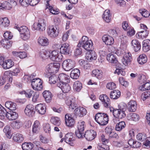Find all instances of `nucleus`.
Wrapping results in <instances>:
<instances>
[{"label": "nucleus", "instance_id": "1", "mask_svg": "<svg viewBox=\"0 0 150 150\" xmlns=\"http://www.w3.org/2000/svg\"><path fill=\"white\" fill-rule=\"evenodd\" d=\"M93 43L91 40H88V37L83 36L81 39V41H80L79 43L78 47H82L85 50L88 51L93 49Z\"/></svg>", "mask_w": 150, "mask_h": 150}, {"label": "nucleus", "instance_id": "2", "mask_svg": "<svg viewBox=\"0 0 150 150\" xmlns=\"http://www.w3.org/2000/svg\"><path fill=\"white\" fill-rule=\"evenodd\" d=\"M96 121L101 125H107L108 121V116L106 114L98 113L96 114L95 118Z\"/></svg>", "mask_w": 150, "mask_h": 150}, {"label": "nucleus", "instance_id": "3", "mask_svg": "<svg viewBox=\"0 0 150 150\" xmlns=\"http://www.w3.org/2000/svg\"><path fill=\"white\" fill-rule=\"evenodd\" d=\"M59 51L53 50L51 54V56L49 58L51 60L52 62L48 65V66H50L53 64V66H59V63L58 62L62 59L61 54L59 53Z\"/></svg>", "mask_w": 150, "mask_h": 150}, {"label": "nucleus", "instance_id": "4", "mask_svg": "<svg viewBox=\"0 0 150 150\" xmlns=\"http://www.w3.org/2000/svg\"><path fill=\"white\" fill-rule=\"evenodd\" d=\"M77 129L75 132V134L79 138H83L84 135V130L86 127L85 122L83 121H79L77 125Z\"/></svg>", "mask_w": 150, "mask_h": 150}, {"label": "nucleus", "instance_id": "5", "mask_svg": "<svg viewBox=\"0 0 150 150\" xmlns=\"http://www.w3.org/2000/svg\"><path fill=\"white\" fill-rule=\"evenodd\" d=\"M20 33L21 38L24 40L28 39L30 37L29 30L26 26H22L20 27H16Z\"/></svg>", "mask_w": 150, "mask_h": 150}, {"label": "nucleus", "instance_id": "6", "mask_svg": "<svg viewBox=\"0 0 150 150\" xmlns=\"http://www.w3.org/2000/svg\"><path fill=\"white\" fill-rule=\"evenodd\" d=\"M101 140L103 143L100 142L98 144L97 146L98 149L99 150H108V146L105 144L108 143V140L105 138V136L103 134L101 136Z\"/></svg>", "mask_w": 150, "mask_h": 150}, {"label": "nucleus", "instance_id": "7", "mask_svg": "<svg viewBox=\"0 0 150 150\" xmlns=\"http://www.w3.org/2000/svg\"><path fill=\"white\" fill-rule=\"evenodd\" d=\"M47 33L50 37L55 38L58 36L59 31L56 26L51 25L49 26L47 30Z\"/></svg>", "mask_w": 150, "mask_h": 150}, {"label": "nucleus", "instance_id": "8", "mask_svg": "<svg viewBox=\"0 0 150 150\" xmlns=\"http://www.w3.org/2000/svg\"><path fill=\"white\" fill-rule=\"evenodd\" d=\"M58 82L57 83L61 84L68 83L69 82L70 77L64 73L59 74L58 76Z\"/></svg>", "mask_w": 150, "mask_h": 150}, {"label": "nucleus", "instance_id": "9", "mask_svg": "<svg viewBox=\"0 0 150 150\" xmlns=\"http://www.w3.org/2000/svg\"><path fill=\"white\" fill-rule=\"evenodd\" d=\"M64 141L71 146H74L75 144V138L73 137L71 133L67 134L64 139Z\"/></svg>", "mask_w": 150, "mask_h": 150}, {"label": "nucleus", "instance_id": "10", "mask_svg": "<svg viewBox=\"0 0 150 150\" xmlns=\"http://www.w3.org/2000/svg\"><path fill=\"white\" fill-rule=\"evenodd\" d=\"M34 106L30 104L27 105L24 110L25 113L29 117H33L35 112L34 110Z\"/></svg>", "mask_w": 150, "mask_h": 150}, {"label": "nucleus", "instance_id": "11", "mask_svg": "<svg viewBox=\"0 0 150 150\" xmlns=\"http://www.w3.org/2000/svg\"><path fill=\"white\" fill-rule=\"evenodd\" d=\"M126 109L125 106H124V108H121L119 109H117V110L115 111L114 112V116L117 117L120 119L125 117L126 116L125 112Z\"/></svg>", "mask_w": 150, "mask_h": 150}, {"label": "nucleus", "instance_id": "12", "mask_svg": "<svg viewBox=\"0 0 150 150\" xmlns=\"http://www.w3.org/2000/svg\"><path fill=\"white\" fill-rule=\"evenodd\" d=\"M87 113L86 109L82 107L76 108L74 111V114L76 116L82 117L85 115Z\"/></svg>", "mask_w": 150, "mask_h": 150}, {"label": "nucleus", "instance_id": "13", "mask_svg": "<svg viewBox=\"0 0 150 150\" xmlns=\"http://www.w3.org/2000/svg\"><path fill=\"white\" fill-rule=\"evenodd\" d=\"M96 135V132L93 130H91L86 131L83 137L84 136L87 140L91 141L93 139Z\"/></svg>", "mask_w": 150, "mask_h": 150}, {"label": "nucleus", "instance_id": "14", "mask_svg": "<svg viewBox=\"0 0 150 150\" xmlns=\"http://www.w3.org/2000/svg\"><path fill=\"white\" fill-rule=\"evenodd\" d=\"M99 99L102 102L104 106L106 108L110 107V102L109 98L105 94L100 95Z\"/></svg>", "mask_w": 150, "mask_h": 150}, {"label": "nucleus", "instance_id": "15", "mask_svg": "<svg viewBox=\"0 0 150 150\" xmlns=\"http://www.w3.org/2000/svg\"><path fill=\"white\" fill-rule=\"evenodd\" d=\"M132 60V55L130 53H126L122 59V62L125 66L130 65Z\"/></svg>", "mask_w": 150, "mask_h": 150}, {"label": "nucleus", "instance_id": "16", "mask_svg": "<svg viewBox=\"0 0 150 150\" xmlns=\"http://www.w3.org/2000/svg\"><path fill=\"white\" fill-rule=\"evenodd\" d=\"M65 117V123L67 126L69 127H72L74 125L75 122V120L70 114H66Z\"/></svg>", "mask_w": 150, "mask_h": 150}, {"label": "nucleus", "instance_id": "17", "mask_svg": "<svg viewBox=\"0 0 150 150\" xmlns=\"http://www.w3.org/2000/svg\"><path fill=\"white\" fill-rule=\"evenodd\" d=\"M86 59L88 61H92L96 59L97 55L95 52L91 50L88 51L86 53L85 56Z\"/></svg>", "mask_w": 150, "mask_h": 150}, {"label": "nucleus", "instance_id": "18", "mask_svg": "<svg viewBox=\"0 0 150 150\" xmlns=\"http://www.w3.org/2000/svg\"><path fill=\"white\" fill-rule=\"evenodd\" d=\"M36 112L41 115H44L46 112V107L44 104L40 103L37 105L35 107Z\"/></svg>", "mask_w": 150, "mask_h": 150}, {"label": "nucleus", "instance_id": "19", "mask_svg": "<svg viewBox=\"0 0 150 150\" xmlns=\"http://www.w3.org/2000/svg\"><path fill=\"white\" fill-rule=\"evenodd\" d=\"M57 85L58 87L61 89L64 93H67L71 90V88L67 83L62 84L57 83Z\"/></svg>", "mask_w": 150, "mask_h": 150}, {"label": "nucleus", "instance_id": "20", "mask_svg": "<svg viewBox=\"0 0 150 150\" xmlns=\"http://www.w3.org/2000/svg\"><path fill=\"white\" fill-rule=\"evenodd\" d=\"M103 42L107 45H111L114 42L113 38L111 36L108 35H104L102 38Z\"/></svg>", "mask_w": 150, "mask_h": 150}, {"label": "nucleus", "instance_id": "21", "mask_svg": "<svg viewBox=\"0 0 150 150\" xmlns=\"http://www.w3.org/2000/svg\"><path fill=\"white\" fill-rule=\"evenodd\" d=\"M75 98L73 97L67 98L65 102L67 105L69 106L72 109H74L76 107Z\"/></svg>", "mask_w": 150, "mask_h": 150}, {"label": "nucleus", "instance_id": "22", "mask_svg": "<svg viewBox=\"0 0 150 150\" xmlns=\"http://www.w3.org/2000/svg\"><path fill=\"white\" fill-rule=\"evenodd\" d=\"M60 52L64 54H69L70 51V48L68 43L63 44L60 48Z\"/></svg>", "mask_w": 150, "mask_h": 150}, {"label": "nucleus", "instance_id": "23", "mask_svg": "<svg viewBox=\"0 0 150 150\" xmlns=\"http://www.w3.org/2000/svg\"><path fill=\"white\" fill-rule=\"evenodd\" d=\"M36 29L37 30L43 31L45 30L46 26V21L43 19H40L38 20L37 25Z\"/></svg>", "mask_w": 150, "mask_h": 150}, {"label": "nucleus", "instance_id": "24", "mask_svg": "<svg viewBox=\"0 0 150 150\" xmlns=\"http://www.w3.org/2000/svg\"><path fill=\"white\" fill-rule=\"evenodd\" d=\"M127 107L128 110L130 112H135L137 108V104L136 102L134 100L130 101L128 103Z\"/></svg>", "mask_w": 150, "mask_h": 150}, {"label": "nucleus", "instance_id": "25", "mask_svg": "<svg viewBox=\"0 0 150 150\" xmlns=\"http://www.w3.org/2000/svg\"><path fill=\"white\" fill-rule=\"evenodd\" d=\"M131 44L133 49L136 52L139 51L141 48V45L136 40H132L131 41Z\"/></svg>", "mask_w": 150, "mask_h": 150}, {"label": "nucleus", "instance_id": "26", "mask_svg": "<svg viewBox=\"0 0 150 150\" xmlns=\"http://www.w3.org/2000/svg\"><path fill=\"white\" fill-rule=\"evenodd\" d=\"M42 94L46 102L47 103H50L52 97L51 93L49 91H45L43 92Z\"/></svg>", "mask_w": 150, "mask_h": 150}, {"label": "nucleus", "instance_id": "27", "mask_svg": "<svg viewBox=\"0 0 150 150\" xmlns=\"http://www.w3.org/2000/svg\"><path fill=\"white\" fill-rule=\"evenodd\" d=\"M148 34L149 32L148 30H143L137 33L136 36L138 38L143 39L147 37Z\"/></svg>", "mask_w": 150, "mask_h": 150}, {"label": "nucleus", "instance_id": "28", "mask_svg": "<svg viewBox=\"0 0 150 150\" xmlns=\"http://www.w3.org/2000/svg\"><path fill=\"white\" fill-rule=\"evenodd\" d=\"M143 50L146 52L150 50V40L147 39L144 40L142 42Z\"/></svg>", "mask_w": 150, "mask_h": 150}, {"label": "nucleus", "instance_id": "29", "mask_svg": "<svg viewBox=\"0 0 150 150\" xmlns=\"http://www.w3.org/2000/svg\"><path fill=\"white\" fill-rule=\"evenodd\" d=\"M80 75L79 70L77 69H73L70 74L71 77L74 79H77L79 77Z\"/></svg>", "mask_w": 150, "mask_h": 150}, {"label": "nucleus", "instance_id": "30", "mask_svg": "<svg viewBox=\"0 0 150 150\" xmlns=\"http://www.w3.org/2000/svg\"><path fill=\"white\" fill-rule=\"evenodd\" d=\"M13 139L16 142L21 143L23 140L24 137L22 134L18 133L14 134Z\"/></svg>", "mask_w": 150, "mask_h": 150}, {"label": "nucleus", "instance_id": "31", "mask_svg": "<svg viewBox=\"0 0 150 150\" xmlns=\"http://www.w3.org/2000/svg\"><path fill=\"white\" fill-rule=\"evenodd\" d=\"M18 117V114L15 111H10L8 112L6 117L9 120H12L16 119Z\"/></svg>", "mask_w": 150, "mask_h": 150}, {"label": "nucleus", "instance_id": "32", "mask_svg": "<svg viewBox=\"0 0 150 150\" xmlns=\"http://www.w3.org/2000/svg\"><path fill=\"white\" fill-rule=\"evenodd\" d=\"M128 120H132L134 121H138L139 119V115L135 113H132L129 114L127 116Z\"/></svg>", "mask_w": 150, "mask_h": 150}, {"label": "nucleus", "instance_id": "33", "mask_svg": "<svg viewBox=\"0 0 150 150\" xmlns=\"http://www.w3.org/2000/svg\"><path fill=\"white\" fill-rule=\"evenodd\" d=\"M40 56L43 59H46L50 57V53L47 50L43 49L40 52Z\"/></svg>", "mask_w": 150, "mask_h": 150}, {"label": "nucleus", "instance_id": "34", "mask_svg": "<svg viewBox=\"0 0 150 150\" xmlns=\"http://www.w3.org/2000/svg\"><path fill=\"white\" fill-rule=\"evenodd\" d=\"M102 17L106 22L107 23L110 22L111 18V16L110 13V10H105L103 15Z\"/></svg>", "mask_w": 150, "mask_h": 150}, {"label": "nucleus", "instance_id": "35", "mask_svg": "<svg viewBox=\"0 0 150 150\" xmlns=\"http://www.w3.org/2000/svg\"><path fill=\"white\" fill-rule=\"evenodd\" d=\"M38 43L40 45L46 46H47L49 43L48 39L46 38L42 37L41 38H40L38 40Z\"/></svg>", "mask_w": 150, "mask_h": 150}, {"label": "nucleus", "instance_id": "36", "mask_svg": "<svg viewBox=\"0 0 150 150\" xmlns=\"http://www.w3.org/2000/svg\"><path fill=\"white\" fill-rule=\"evenodd\" d=\"M6 107L11 110H14L16 109V103L11 101H7L5 103Z\"/></svg>", "mask_w": 150, "mask_h": 150}, {"label": "nucleus", "instance_id": "37", "mask_svg": "<svg viewBox=\"0 0 150 150\" xmlns=\"http://www.w3.org/2000/svg\"><path fill=\"white\" fill-rule=\"evenodd\" d=\"M121 93L118 90H114L111 91L110 94V97L113 99H117L119 98L120 95Z\"/></svg>", "mask_w": 150, "mask_h": 150}, {"label": "nucleus", "instance_id": "38", "mask_svg": "<svg viewBox=\"0 0 150 150\" xmlns=\"http://www.w3.org/2000/svg\"><path fill=\"white\" fill-rule=\"evenodd\" d=\"M147 61V58L145 54H142L139 55L137 59V61L139 64L141 65L144 64Z\"/></svg>", "mask_w": 150, "mask_h": 150}, {"label": "nucleus", "instance_id": "39", "mask_svg": "<svg viewBox=\"0 0 150 150\" xmlns=\"http://www.w3.org/2000/svg\"><path fill=\"white\" fill-rule=\"evenodd\" d=\"M33 144L31 142H25L22 145V147L23 150H31L33 148Z\"/></svg>", "mask_w": 150, "mask_h": 150}, {"label": "nucleus", "instance_id": "40", "mask_svg": "<svg viewBox=\"0 0 150 150\" xmlns=\"http://www.w3.org/2000/svg\"><path fill=\"white\" fill-rule=\"evenodd\" d=\"M107 59L112 63L116 64L118 62L117 58L112 53H110L107 55Z\"/></svg>", "mask_w": 150, "mask_h": 150}, {"label": "nucleus", "instance_id": "41", "mask_svg": "<svg viewBox=\"0 0 150 150\" xmlns=\"http://www.w3.org/2000/svg\"><path fill=\"white\" fill-rule=\"evenodd\" d=\"M23 125L22 122L19 120L13 122L11 124V127L14 129H18Z\"/></svg>", "mask_w": 150, "mask_h": 150}, {"label": "nucleus", "instance_id": "42", "mask_svg": "<svg viewBox=\"0 0 150 150\" xmlns=\"http://www.w3.org/2000/svg\"><path fill=\"white\" fill-rule=\"evenodd\" d=\"M12 43L11 41L6 40H2L1 41V45L7 49L11 47Z\"/></svg>", "mask_w": 150, "mask_h": 150}, {"label": "nucleus", "instance_id": "43", "mask_svg": "<svg viewBox=\"0 0 150 150\" xmlns=\"http://www.w3.org/2000/svg\"><path fill=\"white\" fill-rule=\"evenodd\" d=\"M41 84H42V82L41 80L38 78L37 79H32L31 82V86L33 88H37V85H40Z\"/></svg>", "mask_w": 150, "mask_h": 150}, {"label": "nucleus", "instance_id": "44", "mask_svg": "<svg viewBox=\"0 0 150 150\" xmlns=\"http://www.w3.org/2000/svg\"><path fill=\"white\" fill-rule=\"evenodd\" d=\"M126 124L124 121H121L117 123L115 127V129L117 131H121L125 127Z\"/></svg>", "mask_w": 150, "mask_h": 150}, {"label": "nucleus", "instance_id": "45", "mask_svg": "<svg viewBox=\"0 0 150 150\" xmlns=\"http://www.w3.org/2000/svg\"><path fill=\"white\" fill-rule=\"evenodd\" d=\"M9 2L5 1L3 3L0 2V9L10 10L11 9Z\"/></svg>", "mask_w": 150, "mask_h": 150}, {"label": "nucleus", "instance_id": "46", "mask_svg": "<svg viewBox=\"0 0 150 150\" xmlns=\"http://www.w3.org/2000/svg\"><path fill=\"white\" fill-rule=\"evenodd\" d=\"M59 66H47V70L50 73L57 72L59 69Z\"/></svg>", "mask_w": 150, "mask_h": 150}, {"label": "nucleus", "instance_id": "47", "mask_svg": "<svg viewBox=\"0 0 150 150\" xmlns=\"http://www.w3.org/2000/svg\"><path fill=\"white\" fill-rule=\"evenodd\" d=\"M93 76L96 77L98 79H100L102 77V72L98 69H95L92 72Z\"/></svg>", "mask_w": 150, "mask_h": 150}, {"label": "nucleus", "instance_id": "48", "mask_svg": "<svg viewBox=\"0 0 150 150\" xmlns=\"http://www.w3.org/2000/svg\"><path fill=\"white\" fill-rule=\"evenodd\" d=\"M82 88V84L79 81H76L73 84V88L74 91H79Z\"/></svg>", "mask_w": 150, "mask_h": 150}, {"label": "nucleus", "instance_id": "49", "mask_svg": "<svg viewBox=\"0 0 150 150\" xmlns=\"http://www.w3.org/2000/svg\"><path fill=\"white\" fill-rule=\"evenodd\" d=\"M139 90L142 91L148 90L150 89V82H146L139 87Z\"/></svg>", "mask_w": 150, "mask_h": 150}, {"label": "nucleus", "instance_id": "50", "mask_svg": "<svg viewBox=\"0 0 150 150\" xmlns=\"http://www.w3.org/2000/svg\"><path fill=\"white\" fill-rule=\"evenodd\" d=\"M40 128V123L38 120L35 121L33 125L32 131L33 132L37 133Z\"/></svg>", "mask_w": 150, "mask_h": 150}, {"label": "nucleus", "instance_id": "51", "mask_svg": "<svg viewBox=\"0 0 150 150\" xmlns=\"http://www.w3.org/2000/svg\"><path fill=\"white\" fill-rule=\"evenodd\" d=\"M50 121L52 123L55 125L59 126L61 124L60 119L58 117H52Z\"/></svg>", "mask_w": 150, "mask_h": 150}, {"label": "nucleus", "instance_id": "52", "mask_svg": "<svg viewBox=\"0 0 150 150\" xmlns=\"http://www.w3.org/2000/svg\"><path fill=\"white\" fill-rule=\"evenodd\" d=\"M21 93L25 95L26 97L30 98L32 95L34 94V91L31 89H28L26 91H21Z\"/></svg>", "mask_w": 150, "mask_h": 150}, {"label": "nucleus", "instance_id": "53", "mask_svg": "<svg viewBox=\"0 0 150 150\" xmlns=\"http://www.w3.org/2000/svg\"><path fill=\"white\" fill-rule=\"evenodd\" d=\"M116 69L115 71V73H117V74H121L122 76H124L125 74V72L124 71L125 69V67L124 68H122L121 66H117L116 68Z\"/></svg>", "mask_w": 150, "mask_h": 150}, {"label": "nucleus", "instance_id": "54", "mask_svg": "<svg viewBox=\"0 0 150 150\" xmlns=\"http://www.w3.org/2000/svg\"><path fill=\"white\" fill-rule=\"evenodd\" d=\"M3 131L8 138L10 139L11 138L12 135L11 133L10 128L9 125H7L5 127Z\"/></svg>", "mask_w": 150, "mask_h": 150}, {"label": "nucleus", "instance_id": "55", "mask_svg": "<svg viewBox=\"0 0 150 150\" xmlns=\"http://www.w3.org/2000/svg\"><path fill=\"white\" fill-rule=\"evenodd\" d=\"M13 54L17 57H18L20 58H25L26 56V54L25 52H18L16 51H13L12 52Z\"/></svg>", "mask_w": 150, "mask_h": 150}, {"label": "nucleus", "instance_id": "56", "mask_svg": "<svg viewBox=\"0 0 150 150\" xmlns=\"http://www.w3.org/2000/svg\"><path fill=\"white\" fill-rule=\"evenodd\" d=\"M2 25L4 27H7L9 25V21L6 17L2 18L0 20Z\"/></svg>", "mask_w": 150, "mask_h": 150}, {"label": "nucleus", "instance_id": "57", "mask_svg": "<svg viewBox=\"0 0 150 150\" xmlns=\"http://www.w3.org/2000/svg\"><path fill=\"white\" fill-rule=\"evenodd\" d=\"M136 138L138 140L143 142L146 139L147 137L146 134L139 133L137 135Z\"/></svg>", "mask_w": 150, "mask_h": 150}, {"label": "nucleus", "instance_id": "58", "mask_svg": "<svg viewBox=\"0 0 150 150\" xmlns=\"http://www.w3.org/2000/svg\"><path fill=\"white\" fill-rule=\"evenodd\" d=\"M8 74L9 72L8 71H6L4 73L3 77L0 78V86L3 85L4 83L6 80V78L8 77Z\"/></svg>", "mask_w": 150, "mask_h": 150}, {"label": "nucleus", "instance_id": "59", "mask_svg": "<svg viewBox=\"0 0 150 150\" xmlns=\"http://www.w3.org/2000/svg\"><path fill=\"white\" fill-rule=\"evenodd\" d=\"M75 64L74 61L68 59L64 60L63 62L62 66H74Z\"/></svg>", "mask_w": 150, "mask_h": 150}, {"label": "nucleus", "instance_id": "60", "mask_svg": "<svg viewBox=\"0 0 150 150\" xmlns=\"http://www.w3.org/2000/svg\"><path fill=\"white\" fill-rule=\"evenodd\" d=\"M56 81L58 82V77L55 75L53 74L49 78V81L50 83L55 84L56 82Z\"/></svg>", "mask_w": 150, "mask_h": 150}, {"label": "nucleus", "instance_id": "61", "mask_svg": "<svg viewBox=\"0 0 150 150\" xmlns=\"http://www.w3.org/2000/svg\"><path fill=\"white\" fill-rule=\"evenodd\" d=\"M32 75H30V76L28 75H25L22 79V81L25 83L30 82L33 79V77L32 78Z\"/></svg>", "mask_w": 150, "mask_h": 150}, {"label": "nucleus", "instance_id": "62", "mask_svg": "<svg viewBox=\"0 0 150 150\" xmlns=\"http://www.w3.org/2000/svg\"><path fill=\"white\" fill-rule=\"evenodd\" d=\"M138 80L140 84L144 83L146 82L147 78L145 75H139Z\"/></svg>", "mask_w": 150, "mask_h": 150}, {"label": "nucleus", "instance_id": "63", "mask_svg": "<svg viewBox=\"0 0 150 150\" xmlns=\"http://www.w3.org/2000/svg\"><path fill=\"white\" fill-rule=\"evenodd\" d=\"M150 98V91H147L143 93L141 96L142 99L143 101Z\"/></svg>", "mask_w": 150, "mask_h": 150}, {"label": "nucleus", "instance_id": "64", "mask_svg": "<svg viewBox=\"0 0 150 150\" xmlns=\"http://www.w3.org/2000/svg\"><path fill=\"white\" fill-rule=\"evenodd\" d=\"M139 12L141 14L142 16L144 17H147L150 15V13L149 12L145 9L139 10Z\"/></svg>", "mask_w": 150, "mask_h": 150}]
</instances>
